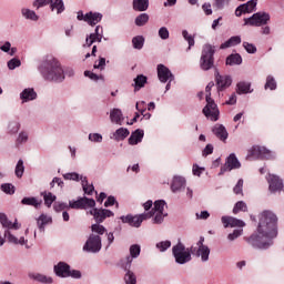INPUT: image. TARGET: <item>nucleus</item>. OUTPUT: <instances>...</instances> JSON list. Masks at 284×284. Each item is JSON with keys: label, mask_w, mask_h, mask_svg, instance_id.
Returning <instances> with one entry per match:
<instances>
[{"label": "nucleus", "mask_w": 284, "mask_h": 284, "mask_svg": "<svg viewBox=\"0 0 284 284\" xmlns=\"http://www.w3.org/2000/svg\"><path fill=\"white\" fill-rule=\"evenodd\" d=\"M276 236H278V217L272 211H264L260 214L257 233L244 240L256 250H268L274 244L272 239Z\"/></svg>", "instance_id": "f257e3e1"}, {"label": "nucleus", "mask_w": 284, "mask_h": 284, "mask_svg": "<svg viewBox=\"0 0 284 284\" xmlns=\"http://www.w3.org/2000/svg\"><path fill=\"white\" fill-rule=\"evenodd\" d=\"M39 71L45 81H54L55 83H61V81L65 79V73L63 72V68H61V63L52 57L47 58L41 63Z\"/></svg>", "instance_id": "f03ea898"}, {"label": "nucleus", "mask_w": 284, "mask_h": 284, "mask_svg": "<svg viewBox=\"0 0 284 284\" xmlns=\"http://www.w3.org/2000/svg\"><path fill=\"white\" fill-rule=\"evenodd\" d=\"M141 254V246L138 244H133L130 246V255L124 260H121V267L126 272L124 275L125 284H136V275L130 271L132 267L133 258H139Z\"/></svg>", "instance_id": "7ed1b4c3"}, {"label": "nucleus", "mask_w": 284, "mask_h": 284, "mask_svg": "<svg viewBox=\"0 0 284 284\" xmlns=\"http://www.w3.org/2000/svg\"><path fill=\"white\" fill-rule=\"evenodd\" d=\"M214 88V82L211 81L205 88L206 92V105L203 109V114L207 118L211 119V121H219V106L212 99V89Z\"/></svg>", "instance_id": "20e7f679"}, {"label": "nucleus", "mask_w": 284, "mask_h": 284, "mask_svg": "<svg viewBox=\"0 0 284 284\" xmlns=\"http://www.w3.org/2000/svg\"><path fill=\"white\" fill-rule=\"evenodd\" d=\"M216 52V48L212 44H205L202 49V54L200 58V68L207 72V70H212L214 68V54Z\"/></svg>", "instance_id": "39448f33"}, {"label": "nucleus", "mask_w": 284, "mask_h": 284, "mask_svg": "<svg viewBox=\"0 0 284 284\" xmlns=\"http://www.w3.org/2000/svg\"><path fill=\"white\" fill-rule=\"evenodd\" d=\"M192 247L185 248V245L179 242L175 246H173L172 252L175 258V262L179 265H185V263H190L192 261Z\"/></svg>", "instance_id": "423d86ee"}, {"label": "nucleus", "mask_w": 284, "mask_h": 284, "mask_svg": "<svg viewBox=\"0 0 284 284\" xmlns=\"http://www.w3.org/2000/svg\"><path fill=\"white\" fill-rule=\"evenodd\" d=\"M271 17L267 12H256L250 18L244 19V26H251L253 28H261V26H267Z\"/></svg>", "instance_id": "0eeeda50"}, {"label": "nucleus", "mask_w": 284, "mask_h": 284, "mask_svg": "<svg viewBox=\"0 0 284 284\" xmlns=\"http://www.w3.org/2000/svg\"><path fill=\"white\" fill-rule=\"evenodd\" d=\"M152 216H154V213L152 212L140 215L129 214L121 216V221L122 223H128L131 227H141V223H143V221H148V219H152Z\"/></svg>", "instance_id": "6e6552de"}, {"label": "nucleus", "mask_w": 284, "mask_h": 284, "mask_svg": "<svg viewBox=\"0 0 284 284\" xmlns=\"http://www.w3.org/2000/svg\"><path fill=\"white\" fill-rule=\"evenodd\" d=\"M247 159H266L270 161L272 159H276V155L265 146H252L248 151Z\"/></svg>", "instance_id": "1a4fd4ad"}, {"label": "nucleus", "mask_w": 284, "mask_h": 284, "mask_svg": "<svg viewBox=\"0 0 284 284\" xmlns=\"http://www.w3.org/2000/svg\"><path fill=\"white\" fill-rule=\"evenodd\" d=\"M101 236L91 234L83 246V252H91L92 254H97V252H101Z\"/></svg>", "instance_id": "9d476101"}, {"label": "nucleus", "mask_w": 284, "mask_h": 284, "mask_svg": "<svg viewBox=\"0 0 284 284\" xmlns=\"http://www.w3.org/2000/svg\"><path fill=\"white\" fill-rule=\"evenodd\" d=\"M97 205V202L94 199L89 197H80L77 201H70L69 202V209L71 210H88V207H94Z\"/></svg>", "instance_id": "9b49d317"}, {"label": "nucleus", "mask_w": 284, "mask_h": 284, "mask_svg": "<svg viewBox=\"0 0 284 284\" xmlns=\"http://www.w3.org/2000/svg\"><path fill=\"white\" fill-rule=\"evenodd\" d=\"M91 216H93L95 223L101 224L105 219H111V216H114V212L108 210V209H97L93 207L90 211Z\"/></svg>", "instance_id": "f8f14e48"}, {"label": "nucleus", "mask_w": 284, "mask_h": 284, "mask_svg": "<svg viewBox=\"0 0 284 284\" xmlns=\"http://www.w3.org/2000/svg\"><path fill=\"white\" fill-rule=\"evenodd\" d=\"M241 168V162H239V159H236V154L231 153L225 164L221 168L220 174H225V172H232V170H239Z\"/></svg>", "instance_id": "ddd939ff"}, {"label": "nucleus", "mask_w": 284, "mask_h": 284, "mask_svg": "<svg viewBox=\"0 0 284 284\" xmlns=\"http://www.w3.org/2000/svg\"><path fill=\"white\" fill-rule=\"evenodd\" d=\"M266 180L268 183V190L272 194H276V192H281V190H283V180L278 175L268 174Z\"/></svg>", "instance_id": "4468645a"}, {"label": "nucleus", "mask_w": 284, "mask_h": 284, "mask_svg": "<svg viewBox=\"0 0 284 284\" xmlns=\"http://www.w3.org/2000/svg\"><path fill=\"white\" fill-rule=\"evenodd\" d=\"M215 81L217 90L223 91L232 85V78L230 75H221L219 71H215Z\"/></svg>", "instance_id": "2eb2a0df"}, {"label": "nucleus", "mask_w": 284, "mask_h": 284, "mask_svg": "<svg viewBox=\"0 0 284 284\" xmlns=\"http://www.w3.org/2000/svg\"><path fill=\"white\" fill-rule=\"evenodd\" d=\"M158 77L161 83H168V81L174 80V75L172 74V71H170V69H168V67L163 64L158 65Z\"/></svg>", "instance_id": "dca6fc26"}, {"label": "nucleus", "mask_w": 284, "mask_h": 284, "mask_svg": "<svg viewBox=\"0 0 284 284\" xmlns=\"http://www.w3.org/2000/svg\"><path fill=\"white\" fill-rule=\"evenodd\" d=\"M54 273L60 278H68L70 276V265L64 262H59L58 265L54 266Z\"/></svg>", "instance_id": "f3484780"}, {"label": "nucleus", "mask_w": 284, "mask_h": 284, "mask_svg": "<svg viewBox=\"0 0 284 284\" xmlns=\"http://www.w3.org/2000/svg\"><path fill=\"white\" fill-rule=\"evenodd\" d=\"M222 223L224 227H245V222L232 216H222Z\"/></svg>", "instance_id": "a211bd4d"}, {"label": "nucleus", "mask_w": 284, "mask_h": 284, "mask_svg": "<svg viewBox=\"0 0 284 284\" xmlns=\"http://www.w3.org/2000/svg\"><path fill=\"white\" fill-rule=\"evenodd\" d=\"M191 254H194L195 256H201L203 263H205L206 261H210L209 246H202V248H196L195 246H191Z\"/></svg>", "instance_id": "6ab92c4d"}, {"label": "nucleus", "mask_w": 284, "mask_h": 284, "mask_svg": "<svg viewBox=\"0 0 284 284\" xmlns=\"http://www.w3.org/2000/svg\"><path fill=\"white\" fill-rule=\"evenodd\" d=\"M103 19V14H101L100 12H88L85 13V23H88L89 26H97V23H101V20Z\"/></svg>", "instance_id": "aec40b11"}, {"label": "nucleus", "mask_w": 284, "mask_h": 284, "mask_svg": "<svg viewBox=\"0 0 284 284\" xmlns=\"http://www.w3.org/2000/svg\"><path fill=\"white\" fill-rule=\"evenodd\" d=\"M212 132L220 139V141H227V130L223 126V124H215L212 129Z\"/></svg>", "instance_id": "412c9836"}, {"label": "nucleus", "mask_w": 284, "mask_h": 284, "mask_svg": "<svg viewBox=\"0 0 284 284\" xmlns=\"http://www.w3.org/2000/svg\"><path fill=\"white\" fill-rule=\"evenodd\" d=\"M143 136H145L143 130L136 129L131 133V136L129 138V145H139V143L143 141Z\"/></svg>", "instance_id": "4be33fe9"}, {"label": "nucleus", "mask_w": 284, "mask_h": 284, "mask_svg": "<svg viewBox=\"0 0 284 284\" xmlns=\"http://www.w3.org/2000/svg\"><path fill=\"white\" fill-rule=\"evenodd\" d=\"M20 99L22 103H28V101H34L37 99V93L34 89L28 88L20 93Z\"/></svg>", "instance_id": "5701e85b"}, {"label": "nucleus", "mask_w": 284, "mask_h": 284, "mask_svg": "<svg viewBox=\"0 0 284 284\" xmlns=\"http://www.w3.org/2000/svg\"><path fill=\"white\" fill-rule=\"evenodd\" d=\"M171 190L172 192H181L182 190H185V179L181 176L173 178Z\"/></svg>", "instance_id": "b1692460"}, {"label": "nucleus", "mask_w": 284, "mask_h": 284, "mask_svg": "<svg viewBox=\"0 0 284 284\" xmlns=\"http://www.w3.org/2000/svg\"><path fill=\"white\" fill-rule=\"evenodd\" d=\"M150 8V0H133V10L136 12H145Z\"/></svg>", "instance_id": "393cba45"}, {"label": "nucleus", "mask_w": 284, "mask_h": 284, "mask_svg": "<svg viewBox=\"0 0 284 284\" xmlns=\"http://www.w3.org/2000/svg\"><path fill=\"white\" fill-rule=\"evenodd\" d=\"M110 119L112 123L121 125V123H123V112H121L120 109H113L110 113Z\"/></svg>", "instance_id": "a878e982"}, {"label": "nucleus", "mask_w": 284, "mask_h": 284, "mask_svg": "<svg viewBox=\"0 0 284 284\" xmlns=\"http://www.w3.org/2000/svg\"><path fill=\"white\" fill-rule=\"evenodd\" d=\"M145 83H148V77H145L143 74H139L134 79V91L139 92V90H141V88H145Z\"/></svg>", "instance_id": "bb28decb"}, {"label": "nucleus", "mask_w": 284, "mask_h": 284, "mask_svg": "<svg viewBox=\"0 0 284 284\" xmlns=\"http://www.w3.org/2000/svg\"><path fill=\"white\" fill-rule=\"evenodd\" d=\"M243 58L239 53L231 54L226 58V65H241Z\"/></svg>", "instance_id": "cd10ccee"}, {"label": "nucleus", "mask_w": 284, "mask_h": 284, "mask_svg": "<svg viewBox=\"0 0 284 284\" xmlns=\"http://www.w3.org/2000/svg\"><path fill=\"white\" fill-rule=\"evenodd\" d=\"M80 181L82 183V189L85 194L89 196L92 195V192H94V185L88 183V178L81 175Z\"/></svg>", "instance_id": "c85d7f7f"}, {"label": "nucleus", "mask_w": 284, "mask_h": 284, "mask_svg": "<svg viewBox=\"0 0 284 284\" xmlns=\"http://www.w3.org/2000/svg\"><path fill=\"white\" fill-rule=\"evenodd\" d=\"M50 8L52 12L57 10V13L61 14V12L65 10V4L63 3V0H54V1H51Z\"/></svg>", "instance_id": "c756f323"}, {"label": "nucleus", "mask_w": 284, "mask_h": 284, "mask_svg": "<svg viewBox=\"0 0 284 284\" xmlns=\"http://www.w3.org/2000/svg\"><path fill=\"white\" fill-rule=\"evenodd\" d=\"M115 141H124V139H128L130 136V130L125 128H120L114 133Z\"/></svg>", "instance_id": "7c9ffc66"}, {"label": "nucleus", "mask_w": 284, "mask_h": 284, "mask_svg": "<svg viewBox=\"0 0 284 284\" xmlns=\"http://www.w3.org/2000/svg\"><path fill=\"white\" fill-rule=\"evenodd\" d=\"M21 203L22 205H31L32 207H36V210L41 206V201L37 200V197H23Z\"/></svg>", "instance_id": "2f4dec72"}, {"label": "nucleus", "mask_w": 284, "mask_h": 284, "mask_svg": "<svg viewBox=\"0 0 284 284\" xmlns=\"http://www.w3.org/2000/svg\"><path fill=\"white\" fill-rule=\"evenodd\" d=\"M250 88H252V84L250 82H239L237 83V94H247V93L252 92V90H250Z\"/></svg>", "instance_id": "473e14b6"}, {"label": "nucleus", "mask_w": 284, "mask_h": 284, "mask_svg": "<svg viewBox=\"0 0 284 284\" xmlns=\"http://www.w3.org/2000/svg\"><path fill=\"white\" fill-rule=\"evenodd\" d=\"M258 0H250L248 2L244 3V4H240V8H243V10L245 11L246 14H250V12H254V10L256 9V3Z\"/></svg>", "instance_id": "72a5a7b5"}, {"label": "nucleus", "mask_w": 284, "mask_h": 284, "mask_svg": "<svg viewBox=\"0 0 284 284\" xmlns=\"http://www.w3.org/2000/svg\"><path fill=\"white\" fill-rule=\"evenodd\" d=\"M52 219L48 217V215L45 214H41L37 221L38 223V227L39 230H45V225H48V223H51Z\"/></svg>", "instance_id": "f704fd0d"}, {"label": "nucleus", "mask_w": 284, "mask_h": 284, "mask_svg": "<svg viewBox=\"0 0 284 284\" xmlns=\"http://www.w3.org/2000/svg\"><path fill=\"white\" fill-rule=\"evenodd\" d=\"M150 21V16L148 13H141L135 18V26L139 28L145 26Z\"/></svg>", "instance_id": "c9c22d12"}, {"label": "nucleus", "mask_w": 284, "mask_h": 284, "mask_svg": "<svg viewBox=\"0 0 284 284\" xmlns=\"http://www.w3.org/2000/svg\"><path fill=\"white\" fill-rule=\"evenodd\" d=\"M144 43L145 39L143 38V36H136L132 39V44L135 50H142Z\"/></svg>", "instance_id": "e433bc0d"}, {"label": "nucleus", "mask_w": 284, "mask_h": 284, "mask_svg": "<svg viewBox=\"0 0 284 284\" xmlns=\"http://www.w3.org/2000/svg\"><path fill=\"white\" fill-rule=\"evenodd\" d=\"M22 16L26 19H30L31 21H38L39 20V16H37V13L30 9H22Z\"/></svg>", "instance_id": "4c0bfd02"}, {"label": "nucleus", "mask_w": 284, "mask_h": 284, "mask_svg": "<svg viewBox=\"0 0 284 284\" xmlns=\"http://www.w3.org/2000/svg\"><path fill=\"white\" fill-rule=\"evenodd\" d=\"M239 212H247V204L243 201L235 203L233 207V214H239Z\"/></svg>", "instance_id": "58836bf2"}, {"label": "nucleus", "mask_w": 284, "mask_h": 284, "mask_svg": "<svg viewBox=\"0 0 284 284\" xmlns=\"http://www.w3.org/2000/svg\"><path fill=\"white\" fill-rule=\"evenodd\" d=\"M91 232H94L95 234H99L100 236H103L108 230H105V226L97 223L91 226Z\"/></svg>", "instance_id": "ea45409f"}, {"label": "nucleus", "mask_w": 284, "mask_h": 284, "mask_svg": "<svg viewBox=\"0 0 284 284\" xmlns=\"http://www.w3.org/2000/svg\"><path fill=\"white\" fill-rule=\"evenodd\" d=\"M265 90H276V80L274 79V77L268 75L266 78V83L264 85Z\"/></svg>", "instance_id": "a19ab883"}, {"label": "nucleus", "mask_w": 284, "mask_h": 284, "mask_svg": "<svg viewBox=\"0 0 284 284\" xmlns=\"http://www.w3.org/2000/svg\"><path fill=\"white\" fill-rule=\"evenodd\" d=\"M23 172H26V168L23 166V160H19L16 165V176H18V179H21V176H23Z\"/></svg>", "instance_id": "79ce46f5"}, {"label": "nucleus", "mask_w": 284, "mask_h": 284, "mask_svg": "<svg viewBox=\"0 0 284 284\" xmlns=\"http://www.w3.org/2000/svg\"><path fill=\"white\" fill-rule=\"evenodd\" d=\"M90 36H94L93 38L98 40V43H101V41L103 39V27L98 26L95 28L94 33H91Z\"/></svg>", "instance_id": "37998d69"}, {"label": "nucleus", "mask_w": 284, "mask_h": 284, "mask_svg": "<svg viewBox=\"0 0 284 284\" xmlns=\"http://www.w3.org/2000/svg\"><path fill=\"white\" fill-rule=\"evenodd\" d=\"M54 201H57L55 195H53L52 193L44 194V204L47 205V207H51Z\"/></svg>", "instance_id": "c03bdc74"}, {"label": "nucleus", "mask_w": 284, "mask_h": 284, "mask_svg": "<svg viewBox=\"0 0 284 284\" xmlns=\"http://www.w3.org/2000/svg\"><path fill=\"white\" fill-rule=\"evenodd\" d=\"M21 67V60L13 58L11 60L8 61V68L9 70H14L17 68Z\"/></svg>", "instance_id": "a18cd8bd"}, {"label": "nucleus", "mask_w": 284, "mask_h": 284, "mask_svg": "<svg viewBox=\"0 0 284 284\" xmlns=\"http://www.w3.org/2000/svg\"><path fill=\"white\" fill-rule=\"evenodd\" d=\"M164 207H165V201L158 200L154 202V212L163 213Z\"/></svg>", "instance_id": "49530a36"}, {"label": "nucleus", "mask_w": 284, "mask_h": 284, "mask_svg": "<svg viewBox=\"0 0 284 284\" xmlns=\"http://www.w3.org/2000/svg\"><path fill=\"white\" fill-rule=\"evenodd\" d=\"M243 48L248 54H256V45L250 42H243Z\"/></svg>", "instance_id": "de8ad7c7"}, {"label": "nucleus", "mask_w": 284, "mask_h": 284, "mask_svg": "<svg viewBox=\"0 0 284 284\" xmlns=\"http://www.w3.org/2000/svg\"><path fill=\"white\" fill-rule=\"evenodd\" d=\"M158 250H160L161 252H165V250H169V247H172V242L170 241H163V242H159L156 244Z\"/></svg>", "instance_id": "09e8293b"}, {"label": "nucleus", "mask_w": 284, "mask_h": 284, "mask_svg": "<svg viewBox=\"0 0 284 284\" xmlns=\"http://www.w3.org/2000/svg\"><path fill=\"white\" fill-rule=\"evenodd\" d=\"M53 210H55V212H63V210H70V205L63 202H57L53 205Z\"/></svg>", "instance_id": "8fccbe9b"}, {"label": "nucleus", "mask_w": 284, "mask_h": 284, "mask_svg": "<svg viewBox=\"0 0 284 284\" xmlns=\"http://www.w3.org/2000/svg\"><path fill=\"white\" fill-rule=\"evenodd\" d=\"M1 190L4 194H14V185L10 183L2 184Z\"/></svg>", "instance_id": "3c124183"}, {"label": "nucleus", "mask_w": 284, "mask_h": 284, "mask_svg": "<svg viewBox=\"0 0 284 284\" xmlns=\"http://www.w3.org/2000/svg\"><path fill=\"white\" fill-rule=\"evenodd\" d=\"M63 179L64 181H79L81 176L79 175V173L72 172V173L63 174Z\"/></svg>", "instance_id": "603ef678"}, {"label": "nucleus", "mask_w": 284, "mask_h": 284, "mask_svg": "<svg viewBox=\"0 0 284 284\" xmlns=\"http://www.w3.org/2000/svg\"><path fill=\"white\" fill-rule=\"evenodd\" d=\"M182 36L185 39V41H187L189 50H190V48H192V45H194V38L192 36H190L187 30L182 31Z\"/></svg>", "instance_id": "864d4df0"}, {"label": "nucleus", "mask_w": 284, "mask_h": 284, "mask_svg": "<svg viewBox=\"0 0 284 284\" xmlns=\"http://www.w3.org/2000/svg\"><path fill=\"white\" fill-rule=\"evenodd\" d=\"M4 239L9 241V243H14V245H19V239L14 237L10 231L4 232Z\"/></svg>", "instance_id": "5fc2aeb1"}, {"label": "nucleus", "mask_w": 284, "mask_h": 284, "mask_svg": "<svg viewBox=\"0 0 284 284\" xmlns=\"http://www.w3.org/2000/svg\"><path fill=\"white\" fill-rule=\"evenodd\" d=\"M52 3V0H36L33 2L34 8H43L45 6H50Z\"/></svg>", "instance_id": "6e6d98bb"}, {"label": "nucleus", "mask_w": 284, "mask_h": 284, "mask_svg": "<svg viewBox=\"0 0 284 284\" xmlns=\"http://www.w3.org/2000/svg\"><path fill=\"white\" fill-rule=\"evenodd\" d=\"M111 205H115V207H119V202H116V199L112 195H110L104 202V207H111Z\"/></svg>", "instance_id": "4d7b16f0"}, {"label": "nucleus", "mask_w": 284, "mask_h": 284, "mask_svg": "<svg viewBox=\"0 0 284 284\" xmlns=\"http://www.w3.org/2000/svg\"><path fill=\"white\" fill-rule=\"evenodd\" d=\"M34 280L38 281L39 283H52V277H48L42 274H37L34 276Z\"/></svg>", "instance_id": "13d9d810"}, {"label": "nucleus", "mask_w": 284, "mask_h": 284, "mask_svg": "<svg viewBox=\"0 0 284 284\" xmlns=\"http://www.w3.org/2000/svg\"><path fill=\"white\" fill-rule=\"evenodd\" d=\"M89 141H92L93 143H101V141H103V136L99 133H90Z\"/></svg>", "instance_id": "bf43d9fd"}, {"label": "nucleus", "mask_w": 284, "mask_h": 284, "mask_svg": "<svg viewBox=\"0 0 284 284\" xmlns=\"http://www.w3.org/2000/svg\"><path fill=\"white\" fill-rule=\"evenodd\" d=\"M0 223L3 227H10L12 225V222L8 220V215H6V213H0Z\"/></svg>", "instance_id": "052dcab7"}, {"label": "nucleus", "mask_w": 284, "mask_h": 284, "mask_svg": "<svg viewBox=\"0 0 284 284\" xmlns=\"http://www.w3.org/2000/svg\"><path fill=\"white\" fill-rule=\"evenodd\" d=\"M243 234V229L234 230L233 233H230L227 235L229 241H235V239H239Z\"/></svg>", "instance_id": "680f3d73"}, {"label": "nucleus", "mask_w": 284, "mask_h": 284, "mask_svg": "<svg viewBox=\"0 0 284 284\" xmlns=\"http://www.w3.org/2000/svg\"><path fill=\"white\" fill-rule=\"evenodd\" d=\"M234 194H243V179H240L233 187Z\"/></svg>", "instance_id": "e2e57ef3"}, {"label": "nucleus", "mask_w": 284, "mask_h": 284, "mask_svg": "<svg viewBox=\"0 0 284 284\" xmlns=\"http://www.w3.org/2000/svg\"><path fill=\"white\" fill-rule=\"evenodd\" d=\"M84 77H88L89 79H91V81H98L100 79H103V75L99 77L97 73L92 71H84Z\"/></svg>", "instance_id": "0e129e2a"}, {"label": "nucleus", "mask_w": 284, "mask_h": 284, "mask_svg": "<svg viewBox=\"0 0 284 284\" xmlns=\"http://www.w3.org/2000/svg\"><path fill=\"white\" fill-rule=\"evenodd\" d=\"M159 37L162 38L163 40L170 39V31L168 30V28L165 27L160 28Z\"/></svg>", "instance_id": "69168bd1"}, {"label": "nucleus", "mask_w": 284, "mask_h": 284, "mask_svg": "<svg viewBox=\"0 0 284 284\" xmlns=\"http://www.w3.org/2000/svg\"><path fill=\"white\" fill-rule=\"evenodd\" d=\"M94 70H105V58H100L93 65Z\"/></svg>", "instance_id": "338daca9"}, {"label": "nucleus", "mask_w": 284, "mask_h": 284, "mask_svg": "<svg viewBox=\"0 0 284 284\" xmlns=\"http://www.w3.org/2000/svg\"><path fill=\"white\" fill-rule=\"evenodd\" d=\"M214 152V146L212 144H207L202 151V156H210Z\"/></svg>", "instance_id": "774afa93"}]
</instances>
